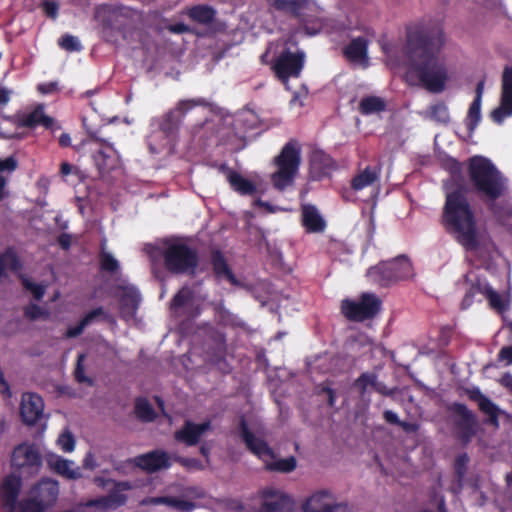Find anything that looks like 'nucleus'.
Wrapping results in <instances>:
<instances>
[{
  "label": "nucleus",
  "mask_w": 512,
  "mask_h": 512,
  "mask_svg": "<svg viewBox=\"0 0 512 512\" xmlns=\"http://www.w3.org/2000/svg\"><path fill=\"white\" fill-rule=\"evenodd\" d=\"M378 178L379 170L368 166L362 172L353 177L351 181V188L355 191L362 190L374 184Z\"/></svg>",
  "instance_id": "31"
},
{
  "label": "nucleus",
  "mask_w": 512,
  "mask_h": 512,
  "mask_svg": "<svg viewBox=\"0 0 512 512\" xmlns=\"http://www.w3.org/2000/svg\"><path fill=\"white\" fill-rule=\"evenodd\" d=\"M75 150L78 153H89L100 175L109 173L118 166L117 151L105 139L90 137L75 146Z\"/></svg>",
  "instance_id": "7"
},
{
  "label": "nucleus",
  "mask_w": 512,
  "mask_h": 512,
  "mask_svg": "<svg viewBox=\"0 0 512 512\" xmlns=\"http://www.w3.org/2000/svg\"><path fill=\"white\" fill-rule=\"evenodd\" d=\"M193 298V292L187 287L181 288L171 300V309L175 312L184 307Z\"/></svg>",
  "instance_id": "41"
},
{
  "label": "nucleus",
  "mask_w": 512,
  "mask_h": 512,
  "mask_svg": "<svg viewBox=\"0 0 512 512\" xmlns=\"http://www.w3.org/2000/svg\"><path fill=\"white\" fill-rule=\"evenodd\" d=\"M109 315L105 312L103 307H97L88 313H86L81 321L84 323V325L87 327L90 324H92L94 321L98 320L99 318H102L103 320H107Z\"/></svg>",
  "instance_id": "48"
},
{
  "label": "nucleus",
  "mask_w": 512,
  "mask_h": 512,
  "mask_svg": "<svg viewBox=\"0 0 512 512\" xmlns=\"http://www.w3.org/2000/svg\"><path fill=\"white\" fill-rule=\"evenodd\" d=\"M443 45L444 34L438 28L415 27L407 32L408 75L431 93L444 91L448 81L446 64L439 56Z\"/></svg>",
  "instance_id": "1"
},
{
  "label": "nucleus",
  "mask_w": 512,
  "mask_h": 512,
  "mask_svg": "<svg viewBox=\"0 0 512 512\" xmlns=\"http://www.w3.org/2000/svg\"><path fill=\"white\" fill-rule=\"evenodd\" d=\"M468 461L469 458L466 453L458 455L455 459L454 470L459 481H461L464 475L466 474V466Z\"/></svg>",
  "instance_id": "50"
},
{
  "label": "nucleus",
  "mask_w": 512,
  "mask_h": 512,
  "mask_svg": "<svg viewBox=\"0 0 512 512\" xmlns=\"http://www.w3.org/2000/svg\"><path fill=\"white\" fill-rule=\"evenodd\" d=\"M21 282L25 290L32 293L35 300H41L45 293V288L37 283L32 282L30 279L22 276Z\"/></svg>",
  "instance_id": "46"
},
{
  "label": "nucleus",
  "mask_w": 512,
  "mask_h": 512,
  "mask_svg": "<svg viewBox=\"0 0 512 512\" xmlns=\"http://www.w3.org/2000/svg\"><path fill=\"white\" fill-rule=\"evenodd\" d=\"M173 496H157L146 498L143 503L151 505H167L170 507Z\"/></svg>",
  "instance_id": "53"
},
{
  "label": "nucleus",
  "mask_w": 512,
  "mask_h": 512,
  "mask_svg": "<svg viewBox=\"0 0 512 512\" xmlns=\"http://www.w3.org/2000/svg\"><path fill=\"white\" fill-rule=\"evenodd\" d=\"M44 401L42 397L33 392L22 395L20 403V416L24 424L34 426L43 415Z\"/></svg>",
  "instance_id": "17"
},
{
  "label": "nucleus",
  "mask_w": 512,
  "mask_h": 512,
  "mask_svg": "<svg viewBox=\"0 0 512 512\" xmlns=\"http://www.w3.org/2000/svg\"><path fill=\"white\" fill-rule=\"evenodd\" d=\"M57 444L62 451L70 453L75 449V438L69 429H65L58 437Z\"/></svg>",
  "instance_id": "43"
},
{
  "label": "nucleus",
  "mask_w": 512,
  "mask_h": 512,
  "mask_svg": "<svg viewBox=\"0 0 512 512\" xmlns=\"http://www.w3.org/2000/svg\"><path fill=\"white\" fill-rule=\"evenodd\" d=\"M305 55L302 51L295 53L284 50L275 59L272 70L276 77L282 82L287 83L290 78H298L304 67Z\"/></svg>",
  "instance_id": "11"
},
{
  "label": "nucleus",
  "mask_w": 512,
  "mask_h": 512,
  "mask_svg": "<svg viewBox=\"0 0 512 512\" xmlns=\"http://www.w3.org/2000/svg\"><path fill=\"white\" fill-rule=\"evenodd\" d=\"M164 266L172 274H194L199 257L195 249L185 243H172L162 253Z\"/></svg>",
  "instance_id": "8"
},
{
  "label": "nucleus",
  "mask_w": 512,
  "mask_h": 512,
  "mask_svg": "<svg viewBox=\"0 0 512 512\" xmlns=\"http://www.w3.org/2000/svg\"><path fill=\"white\" fill-rule=\"evenodd\" d=\"M373 389L384 396H392L395 393V389L388 388L385 383L379 382L377 379L374 383Z\"/></svg>",
  "instance_id": "61"
},
{
  "label": "nucleus",
  "mask_w": 512,
  "mask_h": 512,
  "mask_svg": "<svg viewBox=\"0 0 512 512\" xmlns=\"http://www.w3.org/2000/svg\"><path fill=\"white\" fill-rule=\"evenodd\" d=\"M465 394L469 400L477 403L479 410L488 416V423L495 428L499 427V416L503 411L486 395H484L478 387L466 388Z\"/></svg>",
  "instance_id": "18"
},
{
  "label": "nucleus",
  "mask_w": 512,
  "mask_h": 512,
  "mask_svg": "<svg viewBox=\"0 0 512 512\" xmlns=\"http://www.w3.org/2000/svg\"><path fill=\"white\" fill-rule=\"evenodd\" d=\"M481 120V102H479V99H474L471 103L468 115L466 119V126L469 130V134H473L474 130L478 126L479 122Z\"/></svg>",
  "instance_id": "38"
},
{
  "label": "nucleus",
  "mask_w": 512,
  "mask_h": 512,
  "mask_svg": "<svg viewBox=\"0 0 512 512\" xmlns=\"http://www.w3.org/2000/svg\"><path fill=\"white\" fill-rule=\"evenodd\" d=\"M170 507L180 512H191L197 507V505L193 501L183 500L173 496Z\"/></svg>",
  "instance_id": "51"
},
{
  "label": "nucleus",
  "mask_w": 512,
  "mask_h": 512,
  "mask_svg": "<svg viewBox=\"0 0 512 512\" xmlns=\"http://www.w3.org/2000/svg\"><path fill=\"white\" fill-rule=\"evenodd\" d=\"M412 273L410 260L400 255L393 260L383 261L367 271L368 278L383 287L390 286L400 280L407 279Z\"/></svg>",
  "instance_id": "6"
},
{
  "label": "nucleus",
  "mask_w": 512,
  "mask_h": 512,
  "mask_svg": "<svg viewBox=\"0 0 512 512\" xmlns=\"http://www.w3.org/2000/svg\"><path fill=\"white\" fill-rule=\"evenodd\" d=\"M377 376L374 373H362L355 381L359 393L364 395L368 386L373 388Z\"/></svg>",
  "instance_id": "45"
},
{
  "label": "nucleus",
  "mask_w": 512,
  "mask_h": 512,
  "mask_svg": "<svg viewBox=\"0 0 512 512\" xmlns=\"http://www.w3.org/2000/svg\"><path fill=\"white\" fill-rule=\"evenodd\" d=\"M290 506V498L287 495L281 494L275 499L266 500L260 512H287Z\"/></svg>",
  "instance_id": "36"
},
{
  "label": "nucleus",
  "mask_w": 512,
  "mask_h": 512,
  "mask_svg": "<svg viewBox=\"0 0 512 512\" xmlns=\"http://www.w3.org/2000/svg\"><path fill=\"white\" fill-rule=\"evenodd\" d=\"M59 46L68 52H78L82 49L78 38L70 34H65L59 39Z\"/></svg>",
  "instance_id": "44"
},
{
  "label": "nucleus",
  "mask_w": 512,
  "mask_h": 512,
  "mask_svg": "<svg viewBox=\"0 0 512 512\" xmlns=\"http://www.w3.org/2000/svg\"><path fill=\"white\" fill-rule=\"evenodd\" d=\"M18 167V161L14 156H9L5 159H0V176L2 173L7 172L8 174L13 173Z\"/></svg>",
  "instance_id": "52"
},
{
  "label": "nucleus",
  "mask_w": 512,
  "mask_h": 512,
  "mask_svg": "<svg viewBox=\"0 0 512 512\" xmlns=\"http://www.w3.org/2000/svg\"><path fill=\"white\" fill-rule=\"evenodd\" d=\"M131 488L127 481L114 482V488L109 492L110 501L114 504V509L125 505L127 496L123 493Z\"/></svg>",
  "instance_id": "35"
},
{
  "label": "nucleus",
  "mask_w": 512,
  "mask_h": 512,
  "mask_svg": "<svg viewBox=\"0 0 512 512\" xmlns=\"http://www.w3.org/2000/svg\"><path fill=\"white\" fill-rule=\"evenodd\" d=\"M21 267V261L13 248L9 247L0 252V280L6 276V269L17 272Z\"/></svg>",
  "instance_id": "30"
},
{
  "label": "nucleus",
  "mask_w": 512,
  "mask_h": 512,
  "mask_svg": "<svg viewBox=\"0 0 512 512\" xmlns=\"http://www.w3.org/2000/svg\"><path fill=\"white\" fill-rule=\"evenodd\" d=\"M58 9H59V6L56 2L46 1L44 3V11H45L46 15L50 18L55 19L57 17Z\"/></svg>",
  "instance_id": "60"
},
{
  "label": "nucleus",
  "mask_w": 512,
  "mask_h": 512,
  "mask_svg": "<svg viewBox=\"0 0 512 512\" xmlns=\"http://www.w3.org/2000/svg\"><path fill=\"white\" fill-rule=\"evenodd\" d=\"M135 414L142 422H152L156 419V412L149 401L144 397L135 400Z\"/></svg>",
  "instance_id": "34"
},
{
  "label": "nucleus",
  "mask_w": 512,
  "mask_h": 512,
  "mask_svg": "<svg viewBox=\"0 0 512 512\" xmlns=\"http://www.w3.org/2000/svg\"><path fill=\"white\" fill-rule=\"evenodd\" d=\"M335 161L324 151H314L310 159L311 172L317 179H321L330 174L335 168Z\"/></svg>",
  "instance_id": "24"
},
{
  "label": "nucleus",
  "mask_w": 512,
  "mask_h": 512,
  "mask_svg": "<svg viewBox=\"0 0 512 512\" xmlns=\"http://www.w3.org/2000/svg\"><path fill=\"white\" fill-rule=\"evenodd\" d=\"M121 290L122 293L119 299L121 311L134 315L141 300L138 290L134 287H121Z\"/></svg>",
  "instance_id": "28"
},
{
  "label": "nucleus",
  "mask_w": 512,
  "mask_h": 512,
  "mask_svg": "<svg viewBox=\"0 0 512 512\" xmlns=\"http://www.w3.org/2000/svg\"><path fill=\"white\" fill-rule=\"evenodd\" d=\"M57 243L63 250H68L71 247V236L67 233H61L57 238Z\"/></svg>",
  "instance_id": "64"
},
{
  "label": "nucleus",
  "mask_w": 512,
  "mask_h": 512,
  "mask_svg": "<svg viewBox=\"0 0 512 512\" xmlns=\"http://www.w3.org/2000/svg\"><path fill=\"white\" fill-rule=\"evenodd\" d=\"M86 326L84 323L80 320L79 323L75 326L69 327L65 332L66 338H75L81 335L84 331Z\"/></svg>",
  "instance_id": "56"
},
{
  "label": "nucleus",
  "mask_w": 512,
  "mask_h": 512,
  "mask_svg": "<svg viewBox=\"0 0 512 512\" xmlns=\"http://www.w3.org/2000/svg\"><path fill=\"white\" fill-rule=\"evenodd\" d=\"M206 105L203 98L180 100L175 108L168 111L158 120L159 132L163 134L167 143L174 140L186 114L197 106Z\"/></svg>",
  "instance_id": "9"
},
{
  "label": "nucleus",
  "mask_w": 512,
  "mask_h": 512,
  "mask_svg": "<svg viewBox=\"0 0 512 512\" xmlns=\"http://www.w3.org/2000/svg\"><path fill=\"white\" fill-rule=\"evenodd\" d=\"M277 170L271 175L273 187L284 191L293 185L301 164V151L294 140L287 142L279 155L274 158Z\"/></svg>",
  "instance_id": "5"
},
{
  "label": "nucleus",
  "mask_w": 512,
  "mask_h": 512,
  "mask_svg": "<svg viewBox=\"0 0 512 512\" xmlns=\"http://www.w3.org/2000/svg\"><path fill=\"white\" fill-rule=\"evenodd\" d=\"M85 360V354H79L77 357L76 367L74 370V378L78 383H88L91 385L93 383L92 379L88 378L85 375V369L83 365V361Z\"/></svg>",
  "instance_id": "47"
},
{
  "label": "nucleus",
  "mask_w": 512,
  "mask_h": 512,
  "mask_svg": "<svg viewBox=\"0 0 512 512\" xmlns=\"http://www.w3.org/2000/svg\"><path fill=\"white\" fill-rule=\"evenodd\" d=\"M210 428V421L197 424L186 420L184 425L174 432V439L179 443L185 444L187 447H192L200 442L203 434L210 430Z\"/></svg>",
  "instance_id": "21"
},
{
  "label": "nucleus",
  "mask_w": 512,
  "mask_h": 512,
  "mask_svg": "<svg viewBox=\"0 0 512 512\" xmlns=\"http://www.w3.org/2000/svg\"><path fill=\"white\" fill-rule=\"evenodd\" d=\"M79 169L76 166H73L72 164L68 162H62L60 165V174L63 177L69 176L70 174H78Z\"/></svg>",
  "instance_id": "62"
},
{
  "label": "nucleus",
  "mask_w": 512,
  "mask_h": 512,
  "mask_svg": "<svg viewBox=\"0 0 512 512\" xmlns=\"http://www.w3.org/2000/svg\"><path fill=\"white\" fill-rule=\"evenodd\" d=\"M24 315L30 320H37L39 318H47L48 312L37 304H29L24 309Z\"/></svg>",
  "instance_id": "49"
},
{
  "label": "nucleus",
  "mask_w": 512,
  "mask_h": 512,
  "mask_svg": "<svg viewBox=\"0 0 512 512\" xmlns=\"http://www.w3.org/2000/svg\"><path fill=\"white\" fill-rule=\"evenodd\" d=\"M210 262L213 272L217 278H226L233 285L238 283L234 273L227 263V260L219 249L211 250Z\"/></svg>",
  "instance_id": "25"
},
{
  "label": "nucleus",
  "mask_w": 512,
  "mask_h": 512,
  "mask_svg": "<svg viewBox=\"0 0 512 512\" xmlns=\"http://www.w3.org/2000/svg\"><path fill=\"white\" fill-rule=\"evenodd\" d=\"M11 465L16 469L25 470L28 474H35L42 465V458L33 445L23 443L13 449Z\"/></svg>",
  "instance_id": "13"
},
{
  "label": "nucleus",
  "mask_w": 512,
  "mask_h": 512,
  "mask_svg": "<svg viewBox=\"0 0 512 512\" xmlns=\"http://www.w3.org/2000/svg\"><path fill=\"white\" fill-rule=\"evenodd\" d=\"M5 121L11 122L17 128L27 127V128H35L38 125L49 129L52 127L54 123V119L44 113V109L42 106H37L30 113L25 114H17L14 116L6 117Z\"/></svg>",
  "instance_id": "19"
},
{
  "label": "nucleus",
  "mask_w": 512,
  "mask_h": 512,
  "mask_svg": "<svg viewBox=\"0 0 512 512\" xmlns=\"http://www.w3.org/2000/svg\"><path fill=\"white\" fill-rule=\"evenodd\" d=\"M217 169L219 173L226 177L230 187L238 194L252 196L257 193L256 185L237 171L231 169L228 164L221 163L217 165Z\"/></svg>",
  "instance_id": "22"
},
{
  "label": "nucleus",
  "mask_w": 512,
  "mask_h": 512,
  "mask_svg": "<svg viewBox=\"0 0 512 512\" xmlns=\"http://www.w3.org/2000/svg\"><path fill=\"white\" fill-rule=\"evenodd\" d=\"M382 302L373 293L361 294L359 301L344 299L341 302V313L353 322H364L373 319L381 310Z\"/></svg>",
  "instance_id": "10"
},
{
  "label": "nucleus",
  "mask_w": 512,
  "mask_h": 512,
  "mask_svg": "<svg viewBox=\"0 0 512 512\" xmlns=\"http://www.w3.org/2000/svg\"><path fill=\"white\" fill-rule=\"evenodd\" d=\"M187 16L198 24L211 25L216 18V10L206 4H198L187 9Z\"/></svg>",
  "instance_id": "27"
},
{
  "label": "nucleus",
  "mask_w": 512,
  "mask_h": 512,
  "mask_svg": "<svg viewBox=\"0 0 512 512\" xmlns=\"http://www.w3.org/2000/svg\"><path fill=\"white\" fill-rule=\"evenodd\" d=\"M449 411L458 416L454 421L457 437L464 443L469 442L476 433L477 420L468 407L459 402L449 406Z\"/></svg>",
  "instance_id": "12"
},
{
  "label": "nucleus",
  "mask_w": 512,
  "mask_h": 512,
  "mask_svg": "<svg viewBox=\"0 0 512 512\" xmlns=\"http://www.w3.org/2000/svg\"><path fill=\"white\" fill-rule=\"evenodd\" d=\"M467 173L474 192L493 214L500 213L496 201L507 191V179L495 164L484 156L469 159Z\"/></svg>",
  "instance_id": "3"
},
{
  "label": "nucleus",
  "mask_w": 512,
  "mask_h": 512,
  "mask_svg": "<svg viewBox=\"0 0 512 512\" xmlns=\"http://www.w3.org/2000/svg\"><path fill=\"white\" fill-rule=\"evenodd\" d=\"M311 512H350L346 504L324 505L320 510Z\"/></svg>",
  "instance_id": "58"
},
{
  "label": "nucleus",
  "mask_w": 512,
  "mask_h": 512,
  "mask_svg": "<svg viewBox=\"0 0 512 512\" xmlns=\"http://www.w3.org/2000/svg\"><path fill=\"white\" fill-rule=\"evenodd\" d=\"M301 222L308 233H321L326 228L324 218L321 216L316 206L312 204L302 205Z\"/></svg>",
  "instance_id": "23"
},
{
  "label": "nucleus",
  "mask_w": 512,
  "mask_h": 512,
  "mask_svg": "<svg viewBox=\"0 0 512 512\" xmlns=\"http://www.w3.org/2000/svg\"><path fill=\"white\" fill-rule=\"evenodd\" d=\"M100 269L105 272L114 273L119 269L118 261L109 253L104 250V244L99 254Z\"/></svg>",
  "instance_id": "39"
},
{
  "label": "nucleus",
  "mask_w": 512,
  "mask_h": 512,
  "mask_svg": "<svg viewBox=\"0 0 512 512\" xmlns=\"http://www.w3.org/2000/svg\"><path fill=\"white\" fill-rule=\"evenodd\" d=\"M237 435L246 449L264 463L266 471L290 473L296 469V458L289 456L283 459H276V453L273 448L263 437L256 436L255 433L251 431L244 415L239 419Z\"/></svg>",
  "instance_id": "4"
},
{
  "label": "nucleus",
  "mask_w": 512,
  "mask_h": 512,
  "mask_svg": "<svg viewBox=\"0 0 512 512\" xmlns=\"http://www.w3.org/2000/svg\"><path fill=\"white\" fill-rule=\"evenodd\" d=\"M132 462L137 468L152 474L169 469L172 466V456L165 450L155 449L136 456Z\"/></svg>",
  "instance_id": "14"
},
{
  "label": "nucleus",
  "mask_w": 512,
  "mask_h": 512,
  "mask_svg": "<svg viewBox=\"0 0 512 512\" xmlns=\"http://www.w3.org/2000/svg\"><path fill=\"white\" fill-rule=\"evenodd\" d=\"M466 193L463 185L446 193L442 224L465 250L474 251L480 246L479 233Z\"/></svg>",
  "instance_id": "2"
},
{
  "label": "nucleus",
  "mask_w": 512,
  "mask_h": 512,
  "mask_svg": "<svg viewBox=\"0 0 512 512\" xmlns=\"http://www.w3.org/2000/svg\"><path fill=\"white\" fill-rule=\"evenodd\" d=\"M91 504L100 509H114V504L110 501V498L108 495L94 499L91 502Z\"/></svg>",
  "instance_id": "57"
},
{
  "label": "nucleus",
  "mask_w": 512,
  "mask_h": 512,
  "mask_svg": "<svg viewBox=\"0 0 512 512\" xmlns=\"http://www.w3.org/2000/svg\"><path fill=\"white\" fill-rule=\"evenodd\" d=\"M498 360L505 361L506 365H512V345L503 346L498 353Z\"/></svg>",
  "instance_id": "54"
},
{
  "label": "nucleus",
  "mask_w": 512,
  "mask_h": 512,
  "mask_svg": "<svg viewBox=\"0 0 512 512\" xmlns=\"http://www.w3.org/2000/svg\"><path fill=\"white\" fill-rule=\"evenodd\" d=\"M172 461L178 463L183 468H185L187 471H192V470L202 471L205 469V465L198 458L174 455V456H172Z\"/></svg>",
  "instance_id": "40"
},
{
  "label": "nucleus",
  "mask_w": 512,
  "mask_h": 512,
  "mask_svg": "<svg viewBox=\"0 0 512 512\" xmlns=\"http://www.w3.org/2000/svg\"><path fill=\"white\" fill-rule=\"evenodd\" d=\"M49 466L59 475L76 480L81 477L79 467L71 460L65 459L58 455H53L48 459Z\"/></svg>",
  "instance_id": "26"
},
{
  "label": "nucleus",
  "mask_w": 512,
  "mask_h": 512,
  "mask_svg": "<svg viewBox=\"0 0 512 512\" xmlns=\"http://www.w3.org/2000/svg\"><path fill=\"white\" fill-rule=\"evenodd\" d=\"M427 115L431 120L439 123L447 124L450 121L448 107L442 101L432 104L427 111Z\"/></svg>",
  "instance_id": "37"
},
{
  "label": "nucleus",
  "mask_w": 512,
  "mask_h": 512,
  "mask_svg": "<svg viewBox=\"0 0 512 512\" xmlns=\"http://www.w3.org/2000/svg\"><path fill=\"white\" fill-rule=\"evenodd\" d=\"M21 489V476L9 474L2 479L0 483V506L3 512H15Z\"/></svg>",
  "instance_id": "15"
},
{
  "label": "nucleus",
  "mask_w": 512,
  "mask_h": 512,
  "mask_svg": "<svg viewBox=\"0 0 512 512\" xmlns=\"http://www.w3.org/2000/svg\"><path fill=\"white\" fill-rule=\"evenodd\" d=\"M485 296L490 306L498 312H504L508 309V304L504 302L502 297L492 287H487Z\"/></svg>",
  "instance_id": "42"
},
{
  "label": "nucleus",
  "mask_w": 512,
  "mask_h": 512,
  "mask_svg": "<svg viewBox=\"0 0 512 512\" xmlns=\"http://www.w3.org/2000/svg\"><path fill=\"white\" fill-rule=\"evenodd\" d=\"M319 393H325L327 395V402L330 407H334L336 401V392L329 386L322 385L319 387Z\"/></svg>",
  "instance_id": "59"
},
{
  "label": "nucleus",
  "mask_w": 512,
  "mask_h": 512,
  "mask_svg": "<svg viewBox=\"0 0 512 512\" xmlns=\"http://www.w3.org/2000/svg\"><path fill=\"white\" fill-rule=\"evenodd\" d=\"M386 109V102L378 96L363 97L359 103L358 110L362 115H371L383 112Z\"/></svg>",
  "instance_id": "32"
},
{
  "label": "nucleus",
  "mask_w": 512,
  "mask_h": 512,
  "mask_svg": "<svg viewBox=\"0 0 512 512\" xmlns=\"http://www.w3.org/2000/svg\"><path fill=\"white\" fill-rule=\"evenodd\" d=\"M512 115V66H506L502 74L500 105L491 113L494 122L500 124Z\"/></svg>",
  "instance_id": "16"
},
{
  "label": "nucleus",
  "mask_w": 512,
  "mask_h": 512,
  "mask_svg": "<svg viewBox=\"0 0 512 512\" xmlns=\"http://www.w3.org/2000/svg\"><path fill=\"white\" fill-rule=\"evenodd\" d=\"M40 493H47V501L44 504L42 501L36 498H27L20 501L18 507L19 512H44L49 504L56 501L59 489L55 482H43L40 484Z\"/></svg>",
  "instance_id": "20"
},
{
  "label": "nucleus",
  "mask_w": 512,
  "mask_h": 512,
  "mask_svg": "<svg viewBox=\"0 0 512 512\" xmlns=\"http://www.w3.org/2000/svg\"><path fill=\"white\" fill-rule=\"evenodd\" d=\"M343 53L350 61L364 60L368 56V41L364 37H357L344 48Z\"/></svg>",
  "instance_id": "29"
},
{
  "label": "nucleus",
  "mask_w": 512,
  "mask_h": 512,
  "mask_svg": "<svg viewBox=\"0 0 512 512\" xmlns=\"http://www.w3.org/2000/svg\"><path fill=\"white\" fill-rule=\"evenodd\" d=\"M37 90L44 95L52 94L58 90V83L56 81L40 83Z\"/></svg>",
  "instance_id": "55"
},
{
  "label": "nucleus",
  "mask_w": 512,
  "mask_h": 512,
  "mask_svg": "<svg viewBox=\"0 0 512 512\" xmlns=\"http://www.w3.org/2000/svg\"><path fill=\"white\" fill-rule=\"evenodd\" d=\"M399 427L406 433H416L419 430V424L416 422H407L400 420Z\"/></svg>",
  "instance_id": "63"
},
{
  "label": "nucleus",
  "mask_w": 512,
  "mask_h": 512,
  "mask_svg": "<svg viewBox=\"0 0 512 512\" xmlns=\"http://www.w3.org/2000/svg\"><path fill=\"white\" fill-rule=\"evenodd\" d=\"M277 11L289 12L294 17L300 15L304 7V0H266Z\"/></svg>",
  "instance_id": "33"
}]
</instances>
